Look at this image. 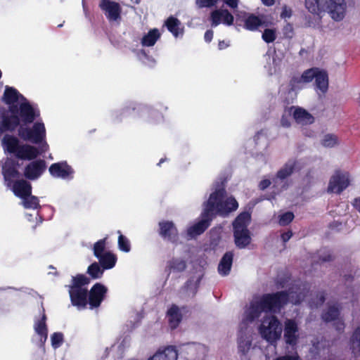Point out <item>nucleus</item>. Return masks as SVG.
Here are the masks:
<instances>
[{
	"mask_svg": "<svg viewBox=\"0 0 360 360\" xmlns=\"http://www.w3.org/2000/svg\"><path fill=\"white\" fill-rule=\"evenodd\" d=\"M46 169V162L44 160H33L25 166L23 175L26 179L36 180L43 174Z\"/></svg>",
	"mask_w": 360,
	"mask_h": 360,
	"instance_id": "4468645a",
	"label": "nucleus"
},
{
	"mask_svg": "<svg viewBox=\"0 0 360 360\" xmlns=\"http://www.w3.org/2000/svg\"><path fill=\"white\" fill-rule=\"evenodd\" d=\"M2 101L10 108L12 105H17L19 101H26V98L14 87L6 86Z\"/></svg>",
	"mask_w": 360,
	"mask_h": 360,
	"instance_id": "aec40b11",
	"label": "nucleus"
},
{
	"mask_svg": "<svg viewBox=\"0 0 360 360\" xmlns=\"http://www.w3.org/2000/svg\"><path fill=\"white\" fill-rule=\"evenodd\" d=\"M292 292L290 290L278 291L272 293H265L257 300L250 303L247 313L250 321L258 319L262 312L277 313L288 304L290 297H293Z\"/></svg>",
	"mask_w": 360,
	"mask_h": 360,
	"instance_id": "f03ea898",
	"label": "nucleus"
},
{
	"mask_svg": "<svg viewBox=\"0 0 360 360\" xmlns=\"http://www.w3.org/2000/svg\"><path fill=\"white\" fill-rule=\"evenodd\" d=\"M352 205L354 206V207L358 211L360 212V197L359 198H356L353 202H352Z\"/></svg>",
	"mask_w": 360,
	"mask_h": 360,
	"instance_id": "338daca9",
	"label": "nucleus"
},
{
	"mask_svg": "<svg viewBox=\"0 0 360 360\" xmlns=\"http://www.w3.org/2000/svg\"><path fill=\"white\" fill-rule=\"evenodd\" d=\"M20 125L18 127V136L24 141L34 144L44 143L46 139V128L42 122H36L32 127Z\"/></svg>",
	"mask_w": 360,
	"mask_h": 360,
	"instance_id": "20e7f679",
	"label": "nucleus"
},
{
	"mask_svg": "<svg viewBox=\"0 0 360 360\" xmlns=\"http://www.w3.org/2000/svg\"><path fill=\"white\" fill-rule=\"evenodd\" d=\"M281 324L275 316L265 319L259 327V333L267 342H276L281 335Z\"/></svg>",
	"mask_w": 360,
	"mask_h": 360,
	"instance_id": "39448f33",
	"label": "nucleus"
},
{
	"mask_svg": "<svg viewBox=\"0 0 360 360\" xmlns=\"http://www.w3.org/2000/svg\"><path fill=\"white\" fill-rule=\"evenodd\" d=\"M233 15L226 9L222 10V21L227 25H231L233 23Z\"/></svg>",
	"mask_w": 360,
	"mask_h": 360,
	"instance_id": "603ef678",
	"label": "nucleus"
},
{
	"mask_svg": "<svg viewBox=\"0 0 360 360\" xmlns=\"http://www.w3.org/2000/svg\"><path fill=\"white\" fill-rule=\"evenodd\" d=\"M51 341L54 349L60 347L63 342V334L60 332L53 333L51 336Z\"/></svg>",
	"mask_w": 360,
	"mask_h": 360,
	"instance_id": "49530a36",
	"label": "nucleus"
},
{
	"mask_svg": "<svg viewBox=\"0 0 360 360\" xmlns=\"http://www.w3.org/2000/svg\"><path fill=\"white\" fill-rule=\"evenodd\" d=\"M294 217V214L292 212H286L279 216L278 223L281 226H287L293 220Z\"/></svg>",
	"mask_w": 360,
	"mask_h": 360,
	"instance_id": "de8ad7c7",
	"label": "nucleus"
},
{
	"mask_svg": "<svg viewBox=\"0 0 360 360\" xmlns=\"http://www.w3.org/2000/svg\"><path fill=\"white\" fill-rule=\"evenodd\" d=\"M212 25L217 26L220 24L222 20V10H215L211 13Z\"/></svg>",
	"mask_w": 360,
	"mask_h": 360,
	"instance_id": "8fccbe9b",
	"label": "nucleus"
},
{
	"mask_svg": "<svg viewBox=\"0 0 360 360\" xmlns=\"http://www.w3.org/2000/svg\"><path fill=\"white\" fill-rule=\"evenodd\" d=\"M349 184V174L347 172L337 169L329 180L327 191L330 193L340 194Z\"/></svg>",
	"mask_w": 360,
	"mask_h": 360,
	"instance_id": "0eeeda50",
	"label": "nucleus"
},
{
	"mask_svg": "<svg viewBox=\"0 0 360 360\" xmlns=\"http://www.w3.org/2000/svg\"><path fill=\"white\" fill-rule=\"evenodd\" d=\"M226 191L224 187L217 188L212 192L205 202L207 214L209 212L214 219L217 215L226 217L231 212L236 211L238 207V203L233 196L224 200Z\"/></svg>",
	"mask_w": 360,
	"mask_h": 360,
	"instance_id": "7ed1b4c3",
	"label": "nucleus"
},
{
	"mask_svg": "<svg viewBox=\"0 0 360 360\" xmlns=\"http://www.w3.org/2000/svg\"><path fill=\"white\" fill-rule=\"evenodd\" d=\"M178 351L175 346L160 348L148 360H177Z\"/></svg>",
	"mask_w": 360,
	"mask_h": 360,
	"instance_id": "412c9836",
	"label": "nucleus"
},
{
	"mask_svg": "<svg viewBox=\"0 0 360 360\" xmlns=\"http://www.w3.org/2000/svg\"><path fill=\"white\" fill-rule=\"evenodd\" d=\"M103 271L104 269L99 263L95 262L89 266L86 272L91 278L98 279L102 277Z\"/></svg>",
	"mask_w": 360,
	"mask_h": 360,
	"instance_id": "58836bf2",
	"label": "nucleus"
},
{
	"mask_svg": "<svg viewBox=\"0 0 360 360\" xmlns=\"http://www.w3.org/2000/svg\"><path fill=\"white\" fill-rule=\"evenodd\" d=\"M229 46V44L224 40L219 41L218 44V47L219 50L224 49L227 48Z\"/></svg>",
	"mask_w": 360,
	"mask_h": 360,
	"instance_id": "774afa93",
	"label": "nucleus"
},
{
	"mask_svg": "<svg viewBox=\"0 0 360 360\" xmlns=\"http://www.w3.org/2000/svg\"><path fill=\"white\" fill-rule=\"evenodd\" d=\"M161 34L157 28L150 30L141 39V44L143 46H153L156 41L160 38Z\"/></svg>",
	"mask_w": 360,
	"mask_h": 360,
	"instance_id": "2f4dec72",
	"label": "nucleus"
},
{
	"mask_svg": "<svg viewBox=\"0 0 360 360\" xmlns=\"http://www.w3.org/2000/svg\"><path fill=\"white\" fill-rule=\"evenodd\" d=\"M233 236L236 247L240 249L246 248L251 242L248 229H233Z\"/></svg>",
	"mask_w": 360,
	"mask_h": 360,
	"instance_id": "4be33fe9",
	"label": "nucleus"
},
{
	"mask_svg": "<svg viewBox=\"0 0 360 360\" xmlns=\"http://www.w3.org/2000/svg\"><path fill=\"white\" fill-rule=\"evenodd\" d=\"M11 186V190L14 195L20 199L27 197L32 193V184L27 179H21L13 181Z\"/></svg>",
	"mask_w": 360,
	"mask_h": 360,
	"instance_id": "6ab92c4d",
	"label": "nucleus"
},
{
	"mask_svg": "<svg viewBox=\"0 0 360 360\" xmlns=\"http://www.w3.org/2000/svg\"><path fill=\"white\" fill-rule=\"evenodd\" d=\"M340 311L339 308L335 305L329 306L326 311L321 314L322 320L326 323L334 321L339 318Z\"/></svg>",
	"mask_w": 360,
	"mask_h": 360,
	"instance_id": "c9c22d12",
	"label": "nucleus"
},
{
	"mask_svg": "<svg viewBox=\"0 0 360 360\" xmlns=\"http://www.w3.org/2000/svg\"><path fill=\"white\" fill-rule=\"evenodd\" d=\"M306 9L314 16L321 19L323 14V7L321 0H304Z\"/></svg>",
	"mask_w": 360,
	"mask_h": 360,
	"instance_id": "a878e982",
	"label": "nucleus"
},
{
	"mask_svg": "<svg viewBox=\"0 0 360 360\" xmlns=\"http://www.w3.org/2000/svg\"><path fill=\"white\" fill-rule=\"evenodd\" d=\"M167 317L171 328H176L182 319V314L176 305L172 304V307L168 309Z\"/></svg>",
	"mask_w": 360,
	"mask_h": 360,
	"instance_id": "393cba45",
	"label": "nucleus"
},
{
	"mask_svg": "<svg viewBox=\"0 0 360 360\" xmlns=\"http://www.w3.org/2000/svg\"><path fill=\"white\" fill-rule=\"evenodd\" d=\"M292 15V11L290 9H288L285 6L283 8L281 13V17L282 18H290Z\"/></svg>",
	"mask_w": 360,
	"mask_h": 360,
	"instance_id": "0e129e2a",
	"label": "nucleus"
},
{
	"mask_svg": "<svg viewBox=\"0 0 360 360\" xmlns=\"http://www.w3.org/2000/svg\"><path fill=\"white\" fill-rule=\"evenodd\" d=\"M233 254L231 252H226L221 259L218 265L219 274L221 276H227L231 271L233 264Z\"/></svg>",
	"mask_w": 360,
	"mask_h": 360,
	"instance_id": "5701e85b",
	"label": "nucleus"
},
{
	"mask_svg": "<svg viewBox=\"0 0 360 360\" xmlns=\"http://www.w3.org/2000/svg\"><path fill=\"white\" fill-rule=\"evenodd\" d=\"M71 285H69V288L72 289H79L86 288V285H89L91 282V279L84 274H79L72 278Z\"/></svg>",
	"mask_w": 360,
	"mask_h": 360,
	"instance_id": "72a5a7b5",
	"label": "nucleus"
},
{
	"mask_svg": "<svg viewBox=\"0 0 360 360\" xmlns=\"http://www.w3.org/2000/svg\"><path fill=\"white\" fill-rule=\"evenodd\" d=\"M108 289L101 283H95L88 290V304L91 309L98 308L105 299Z\"/></svg>",
	"mask_w": 360,
	"mask_h": 360,
	"instance_id": "6e6552de",
	"label": "nucleus"
},
{
	"mask_svg": "<svg viewBox=\"0 0 360 360\" xmlns=\"http://www.w3.org/2000/svg\"><path fill=\"white\" fill-rule=\"evenodd\" d=\"M46 321V316L44 311L41 319L36 321L34 326V330L40 336V342L42 343H44L48 338V328Z\"/></svg>",
	"mask_w": 360,
	"mask_h": 360,
	"instance_id": "bb28decb",
	"label": "nucleus"
},
{
	"mask_svg": "<svg viewBox=\"0 0 360 360\" xmlns=\"http://www.w3.org/2000/svg\"><path fill=\"white\" fill-rule=\"evenodd\" d=\"M288 116L289 115L286 116L285 114H283L281 117V124L284 127H289L291 125Z\"/></svg>",
	"mask_w": 360,
	"mask_h": 360,
	"instance_id": "bf43d9fd",
	"label": "nucleus"
},
{
	"mask_svg": "<svg viewBox=\"0 0 360 360\" xmlns=\"http://www.w3.org/2000/svg\"><path fill=\"white\" fill-rule=\"evenodd\" d=\"M338 143L337 136L334 134H326L322 140V145L325 147L332 148Z\"/></svg>",
	"mask_w": 360,
	"mask_h": 360,
	"instance_id": "c03bdc74",
	"label": "nucleus"
},
{
	"mask_svg": "<svg viewBox=\"0 0 360 360\" xmlns=\"http://www.w3.org/2000/svg\"><path fill=\"white\" fill-rule=\"evenodd\" d=\"M299 328L297 323L293 319L285 321L283 338L287 345L295 346L299 340Z\"/></svg>",
	"mask_w": 360,
	"mask_h": 360,
	"instance_id": "2eb2a0df",
	"label": "nucleus"
},
{
	"mask_svg": "<svg viewBox=\"0 0 360 360\" xmlns=\"http://www.w3.org/2000/svg\"><path fill=\"white\" fill-rule=\"evenodd\" d=\"M251 346L250 340H245L241 338L238 340V351L242 354L245 355L249 351Z\"/></svg>",
	"mask_w": 360,
	"mask_h": 360,
	"instance_id": "09e8293b",
	"label": "nucleus"
},
{
	"mask_svg": "<svg viewBox=\"0 0 360 360\" xmlns=\"http://www.w3.org/2000/svg\"><path fill=\"white\" fill-rule=\"evenodd\" d=\"M292 236V232L291 231H288L281 234V237L283 243L288 242L290 238Z\"/></svg>",
	"mask_w": 360,
	"mask_h": 360,
	"instance_id": "052dcab7",
	"label": "nucleus"
},
{
	"mask_svg": "<svg viewBox=\"0 0 360 360\" xmlns=\"http://www.w3.org/2000/svg\"><path fill=\"white\" fill-rule=\"evenodd\" d=\"M297 162L296 160H288L283 167L280 169L277 174L276 176L278 179L283 180L288 176H290L294 172Z\"/></svg>",
	"mask_w": 360,
	"mask_h": 360,
	"instance_id": "473e14b6",
	"label": "nucleus"
},
{
	"mask_svg": "<svg viewBox=\"0 0 360 360\" xmlns=\"http://www.w3.org/2000/svg\"><path fill=\"white\" fill-rule=\"evenodd\" d=\"M117 233H119L117 241L119 249L122 252H129L131 250V245L129 239L122 235L120 231H118Z\"/></svg>",
	"mask_w": 360,
	"mask_h": 360,
	"instance_id": "79ce46f5",
	"label": "nucleus"
},
{
	"mask_svg": "<svg viewBox=\"0 0 360 360\" xmlns=\"http://www.w3.org/2000/svg\"><path fill=\"white\" fill-rule=\"evenodd\" d=\"M271 185V181L269 179H263L259 184V188L261 191L265 190Z\"/></svg>",
	"mask_w": 360,
	"mask_h": 360,
	"instance_id": "4d7b16f0",
	"label": "nucleus"
},
{
	"mask_svg": "<svg viewBox=\"0 0 360 360\" xmlns=\"http://www.w3.org/2000/svg\"><path fill=\"white\" fill-rule=\"evenodd\" d=\"M167 268L169 270V271H173L181 272L186 269V263L182 259L174 257L167 262Z\"/></svg>",
	"mask_w": 360,
	"mask_h": 360,
	"instance_id": "e433bc0d",
	"label": "nucleus"
},
{
	"mask_svg": "<svg viewBox=\"0 0 360 360\" xmlns=\"http://www.w3.org/2000/svg\"><path fill=\"white\" fill-rule=\"evenodd\" d=\"M214 32L212 30H207L204 35L205 41L210 43L213 38Z\"/></svg>",
	"mask_w": 360,
	"mask_h": 360,
	"instance_id": "680f3d73",
	"label": "nucleus"
},
{
	"mask_svg": "<svg viewBox=\"0 0 360 360\" xmlns=\"http://www.w3.org/2000/svg\"><path fill=\"white\" fill-rule=\"evenodd\" d=\"M350 349L355 357L360 355V326L354 330L351 336Z\"/></svg>",
	"mask_w": 360,
	"mask_h": 360,
	"instance_id": "f704fd0d",
	"label": "nucleus"
},
{
	"mask_svg": "<svg viewBox=\"0 0 360 360\" xmlns=\"http://www.w3.org/2000/svg\"><path fill=\"white\" fill-rule=\"evenodd\" d=\"M71 304L79 309H86L88 305L87 288L68 290Z\"/></svg>",
	"mask_w": 360,
	"mask_h": 360,
	"instance_id": "dca6fc26",
	"label": "nucleus"
},
{
	"mask_svg": "<svg viewBox=\"0 0 360 360\" xmlns=\"http://www.w3.org/2000/svg\"><path fill=\"white\" fill-rule=\"evenodd\" d=\"M10 115L4 113L0 126V135L3 132L13 131L20 125H27L34 122L39 117V110L35 109L26 98L17 105L8 108Z\"/></svg>",
	"mask_w": 360,
	"mask_h": 360,
	"instance_id": "f257e3e1",
	"label": "nucleus"
},
{
	"mask_svg": "<svg viewBox=\"0 0 360 360\" xmlns=\"http://www.w3.org/2000/svg\"><path fill=\"white\" fill-rule=\"evenodd\" d=\"M316 298L318 299L319 304H323L326 301V295H325L324 292H321L319 293L316 295Z\"/></svg>",
	"mask_w": 360,
	"mask_h": 360,
	"instance_id": "69168bd1",
	"label": "nucleus"
},
{
	"mask_svg": "<svg viewBox=\"0 0 360 360\" xmlns=\"http://www.w3.org/2000/svg\"><path fill=\"white\" fill-rule=\"evenodd\" d=\"M97 259H98L99 264L104 270L113 268L117 260V256L110 251L105 252L104 255Z\"/></svg>",
	"mask_w": 360,
	"mask_h": 360,
	"instance_id": "c756f323",
	"label": "nucleus"
},
{
	"mask_svg": "<svg viewBox=\"0 0 360 360\" xmlns=\"http://www.w3.org/2000/svg\"><path fill=\"white\" fill-rule=\"evenodd\" d=\"M200 281L201 277H198L195 280L194 278H191L185 283L184 285L183 286V289L186 292L191 291L192 292V295L195 296L198 291Z\"/></svg>",
	"mask_w": 360,
	"mask_h": 360,
	"instance_id": "ea45409f",
	"label": "nucleus"
},
{
	"mask_svg": "<svg viewBox=\"0 0 360 360\" xmlns=\"http://www.w3.org/2000/svg\"><path fill=\"white\" fill-rule=\"evenodd\" d=\"M304 83L302 81L301 76L300 77H293L290 81V85L291 86V89L294 90L297 88H300V84Z\"/></svg>",
	"mask_w": 360,
	"mask_h": 360,
	"instance_id": "864d4df0",
	"label": "nucleus"
},
{
	"mask_svg": "<svg viewBox=\"0 0 360 360\" xmlns=\"http://www.w3.org/2000/svg\"><path fill=\"white\" fill-rule=\"evenodd\" d=\"M51 176L55 178L67 179L72 177L74 171L66 162L52 164L49 169Z\"/></svg>",
	"mask_w": 360,
	"mask_h": 360,
	"instance_id": "a211bd4d",
	"label": "nucleus"
},
{
	"mask_svg": "<svg viewBox=\"0 0 360 360\" xmlns=\"http://www.w3.org/2000/svg\"><path fill=\"white\" fill-rule=\"evenodd\" d=\"M207 213V209L205 207L202 212L201 213V219L188 229L187 234L188 236L194 238L201 235L210 226L211 221L214 218L210 212L208 214Z\"/></svg>",
	"mask_w": 360,
	"mask_h": 360,
	"instance_id": "ddd939ff",
	"label": "nucleus"
},
{
	"mask_svg": "<svg viewBox=\"0 0 360 360\" xmlns=\"http://www.w3.org/2000/svg\"><path fill=\"white\" fill-rule=\"evenodd\" d=\"M48 148L49 146L46 142L41 144L39 149L28 144L20 145L15 156L21 160H33L42 153H45Z\"/></svg>",
	"mask_w": 360,
	"mask_h": 360,
	"instance_id": "9b49d317",
	"label": "nucleus"
},
{
	"mask_svg": "<svg viewBox=\"0 0 360 360\" xmlns=\"http://www.w3.org/2000/svg\"><path fill=\"white\" fill-rule=\"evenodd\" d=\"M264 15H256L254 13L245 11L240 12L236 15V22L240 25L243 23V27L249 31L255 32L259 30L260 27H268L271 22L265 20Z\"/></svg>",
	"mask_w": 360,
	"mask_h": 360,
	"instance_id": "423d86ee",
	"label": "nucleus"
},
{
	"mask_svg": "<svg viewBox=\"0 0 360 360\" xmlns=\"http://www.w3.org/2000/svg\"><path fill=\"white\" fill-rule=\"evenodd\" d=\"M165 25L174 37H177L179 34H183L184 30L180 27L181 22L178 18L172 15L169 16L165 21Z\"/></svg>",
	"mask_w": 360,
	"mask_h": 360,
	"instance_id": "c85d7f7f",
	"label": "nucleus"
},
{
	"mask_svg": "<svg viewBox=\"0 0 360 360\" xmlns=\"http://www.w3.org/2000/svg\"><path fill=\"white\" fill-rule=\"evenodd\" d=\"M300 359L299 355L296 352L293 355H284L281 356H278L274 360H298Z\"/></svg>",
	"mask_w": 360,
	"mask_h": 360,
	"instance_id": "6e6d98bb",
	"label": "nucleus"
},
{
	"mask_svg": "<svg viewBox=\"0 0 360 360\" xmlns=\"http://www.w3.org/2000/svg\"><path fill=\"white\" fill-rule=\"evenodd\" d=\"M107 239L108 237H105L104 238L100 239L94 243L93 251L94 255L96 258L101 257V256L104 255V253L106 252L105 250L106 248Z\"/></svg>",
	"mask_w": 360,
	"mask_h": 360,
	"instance_id": "a19ab883",
	"label": "nucleus"
},
{
	"mask_svg": "<svg viewBox=\"0 0 360 360\" xmlns=\"http://www.w3.org/2000/svg\"><path fill=\"white\" fill-rule=\"evenodd\" d=\"M262 38L267 44L274 42L276 39V30L274 29H265L262 33Z\"/></svg>",
	"mask_w": 360,
	"mask_h": 360,
	"instance_id": "a18cd8bd",
	"label": "nucleus"
},
{
	"mask_svg": "<svg viewBox=\"0 0 360 360\" xmlns=\"http://www.w3.org/2000/svg\"><path fill=\"white\" fill-rule=\"evenodd\" d=\"M98 6L110 22L121 20L122 8L119 3L111 0H100Z\"/></svg>",
	"mask_w": 360,
	"mask_h": 360,
	"instance_id": "9d476101",
	"label": "nucleus"
},
{
	"mask_svg": "<svg viewBox=\"0 0 360 360\" xmlns=\"http://www.w3.org/2000/svg\"><path fill=\"white\" fill-rule=\"evenodd\" d=\"M251 220V214L248 212L240 213L233 221V229H248Z\"/></svg>",
	"mask_w": 360,
	"mask_h": 360,
	"instance_id": "7c9ffc66",
	"label": "nucleus"
},
{
	"mask_svg": "<svg viewBox=\"0 0 360 360\" xmlns=\"http://www.w3.org/2000/svg\"><path fill=\"white\" fill-rule=\"evenodd\" d=\"M19 163L15 159L7 158L2 166V174L6 186H11L14 179L19 178L21 174L18 171Z\"/></svg>",
	"mask_w": 360,
	"mask_h": 360,
	"instance_id": "1a4fd4ad",
	"label": "nucleus"
},
{
	"mask_svg": "<svg viewBox=\"0 0 360 360\" xmlns=\"http://www.w3.org/2000/svg\"><path fill=\"white\" fill-rule=\"evenodd\" d=\"M219 0H196V5L200 8H210L215 6Z\"/></svg>",
	"mask_w": 360,
	"mask_h": 360,
	"instance_id": "3c124183",
	"label": "nucleus"
},
{
	"mask_svg": "<svg viewBox=\"0 0 360 360\" xmlns=\"http://www.w3.org/2000/svg\"><path fill=\"white\" fill-rule=\"evenodd\" d=\"M286 110H288L289 116L292 113L293 118L297 124L306 125L312 124L314 121V117L301 107L291 106Z\"/></svg>",
	"mask_w": 360,
	"mask_h": 360,
	"instance_id": "f3484780",
	"label": "nucleus"
},
{
	"mask_svg": "<svg viewBox=\"0 0 360 360\" xmlns=\"http://www.w3.org/2000/svg\"><path fill=\"white\" fill-rule=\"evenodd\" d=\"M2 146L6 151L16 155L20 145L16 137L6 134L2 139Z\"/></svg>",
	"mask_w": 360,
	"mask_h": 360,
	"instance_id": "b1692460",
	"label": "nucleus"
},
{
	"mask_svg": "<svg viewBox=\"0 0 360 360\" xmlns=\"http://www.w3.org/2000/svg\"><path fill=\"white\" fill-rule=\"evenodd\" d=\"M288 279L286 278H277V279L276 280L275 283H276V285L278 288H284L285 285H286V283H288Z\"/></svg>",
	"mask_w": 360,
	"mask_h": 360,
	"instance_id": "13d9d810",
	"label": "nucleus"
},
{
	"mask_svg": "<svg viewBox=\"0 0 360 360\" xmlns=\"http://www.w3.org/2000/svg\"><path fill=\"white\" fill-rule=\"evenodd\" d=\"M319 70L318 68L308 69L302 74L301 77L304 83H309L315 79L316 75Z\"/></svg>",
	"mask_w": 360,
	"mask_h": 360,
	"instance_id": "37998d69",
	"label": "nucleus"
},
{
	"mask_svg": "<svg viewBox=\"0 0 360 360\" xmlns=\"http://www.w3.org/2000/svg\"><path fill=\"white\" fill-rule=\"evenodd\" d=\"M333 326L338 332H339V333L344 332L345 328V324L342 319H340L338 318L337 320L334 321Z\"/></svg>",
	"mask_w": 360,
	"mask_h": 360,
	"instance_id": "5fc2aeb1",
	"label": "nucleus"
},
{
	"mask_svg": "<svg viewBox=\"0 0 360 360\" xmlns=\"http://www.w3.org/2000/svg\"><path fill=\"white\" fill-rule=\"evenodd\" d=\"M158 226V233L162 238L172 243H177L179 232L173 221L163 220L159 222Z\"/></svg>",
	"mask_w": 360,
	"mask_h": 360,
	"instance_id": "f8f14e48",
	"label": "nucleus"
},
{
	"mask_svg": "<svg viewBox=\"0 0 360 360\" xmlns=\"http://www.w3.org/2000/svg\"><path fill=\"white\" fill-rule=\"evenodd\" d=\"M315 86L316 88L320 90L322 93H326L328 89V75L326 70H319L315 77Z\"/></svg>",
	"mask_w": 360,
	"mask_h": 360,
	"instance_id": "cd10ccee",
	"label": "nucleus"
},
{
	"mask_svg": "<svg viewBox=\"0 0 360 360\" xmlns=\"http://www.w3.org/2000/svg\"><path fill=\"white\" fill-rule=\"evenodd\" d=\"M224 3L231 8L238 7L239 0H224Z\"/></svg>",
	"mask_w": 360,
	"mask_h": 360,
	"instance_id": "e2e57ef3",
	"label": "nucleus"
},
{
	"mask_svg": "<svg viewBox=\"0 0 360 360\" xmlns=\"http://www.w3.org/2000/svg\"><path fill=\"white\" fill-rule=\"evenodd\" d=\"M22 204L25 209L37 210L41 208L39 198L32 195V193L29 196L22 198Z\"/></svg>",
	"mask_w": 360,
	"mask_h": 360,
	"instance_id": "4c0bfd02",
	"label": "nucleus"
}]
</instances>
